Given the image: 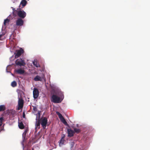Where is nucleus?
I'll list each match as a JSON object with an SVG mask.
<instances>
[{"label": "nucleus", "instance_id": "18", "mask_svg": "<svg viewBox=\"0 0 150 150\" xmlns=\"http://www.w3.org/2000/svg\"><path fill=\"white\" fill-rule=\"evenodd\" d=\"M33 64L36 67H40L39 64L38 63L37 61H34L33 62Z\"/></svg>", "mask_w": 150, "mask_h": 150}, {"label": "nucleus", "instance_id": "5", "mask_svg": "<svg viewBox=\"0 0 150 150\" xmlns=\"http://www.w3.org/2000/svg\"><path fill=\"white\" fill-rule=\"evenodd\" d=\"M18 15L20 18L23 19L26 17V14L23 10H20L18 11Z\"/></svg>", "mask_w": 150, "mask_h": 150}, {"label": "nucleus", "instance_id": "8", "mask_svg": "<svg viewBox=\"0 0 150 150\" xmlns=\"http://www.w3.org/2000/svg\"><path fill=\"white\" fill-rule=\"evenodd\" d=\"M41 124L44 129L45 128L46 125L47 123V120L46 117H44L41 120Z\"/></svg>", "mask_w": 150, "mask_h": 150}, {"label": "nucleus", "instance_id": "20", "mask_svg": "<svg viewBox=\"0 0 150 150\" xmlns=\"http://www.w3.org/2000/svg\"><path fill=\"white\" fill-rule=\"evenodd\" d=\"M11 85L12 87H14L16 86L17 83L16 81H14L11 83Z\"/></svg>", "mask_w": 150, "mask_h": 150}, {"label": "nucleus", "instance_id": "32", "mask_svg": "<svg viewBox=\"0 0 150 150\" xmlns=\"http://www.w3.org/2000/svg\"><path fill=\"white\" fill-rule=\"evenodd\" d=\"M2 34H0V38L2 37Z\"/></svg>", "mask_w": 150, "mask_h": 150}, {"label": "nucleus", "instance_id": "7", "mask_svg": "<svg viewBox=\"0 0 150 150\" xmlns=\"http://www.w3.org/2000/svg\"><path fill=\"white\" fill-rule=\"evenodd\" d=\"M24 24V21L22 18H18L16 21V25L17 26H21Z\"/></svg>", "mask_w": 150, "mask_h": 150}, {"label": "nucleus", "instance_id": "12", "mask_svg": "<svg viewBox=\"0 0 150 150\" xmlns=\"http://www.w3.org/2000/svg\"><path fill=\"white\" fill-rule=\"evenodd\" d=\"M27 133V130H25L24 132H23L22 136H23V141L22 142V144L23 146H24V142L25 141V136Z\"/></svg>", "mask_w": 150, "mask_h": 150}, {"label": "nucleus", "instance_id": "23", "mask_svg": "<svg viewBox=\"0 0 150 150\" xmlns=\"http://www.w3.org/2000/svg\"><path fill=\"white\" fill-rule=\"evenodd\" d=\"M10 21V20L9 19H8V18H6V19H5L4 21V25H6V24L7 23H8Z\"/></svg>", "mask_w": 150, "mask_h": 150}, {"label": "nucleus", "instance_id": "21", "mask_svg": "<svg viewBox=\"0 0 150 150\" xmlns=\"http://www.w3.org/2000/svg\"><path fill=\"white\" fill-rule=\"evenodd\" d=\"M74 129V132L77 133H78L81 132V130L79 129H78L75 128Z\"/></svg>", "mask_w": 150, "mask_h": 150}, {"label": "nucleus", "instance_id": "10", "mask_svg": "<svg viewBox=\"0 0 150 150\" xmlns=\"http://www.w3.org/2000/svg\"><path fill=\"white\" fill-rule=\"evenodd\" d=\"M67 132L68 137H72L74 136V132L73 130L70 129H67Z\"/></svg>", "mask_w": 150, "mask_h": 150}, {"label": "nucleus", "instance_id": "9", "mask_svg": "<svg viewBox=\"0 0 150 150\" xmlns=\"http://www.w3.org/2000/svg\"><path fill=\"white\" fill-rule=\"evenodd\" d=\"M7 113L10 115H12L14 117L16 115V112L13 110H8Z\"/></svg>", "mask_w": 150, "mask_h": 150}, {"label": "nucleus", "instance_id": "29", "mask_svg": "<svg viewBox=\"0 0 150 150\" xmlns=\"http://www.w3.org/2000/svg\"><path fill=\"white\" fill-rule=\"evenodd\" d=\"M23 116L24 118H25V115L24 112H23Z\"/></svg>", "mask_w": 150, "mask_h": 150}, {"label": "nucleus", "instance_id": "16", "mask_svg": "<svg viewBox=\"0 0 150 150\" xmlns=\"http://www.w3.org/2000/svg\"><path fill=\"white\" fill-rule=\"evenodd\" d=\"M18 126L19 128L21 129H23L24 128V125L22 122H18Z\"/></svg>", "mask_w": 150, "mask_h": 150}, {"label": "nucleus", "instance_id": "19", "mask_svg": "<svg viewBox=\"0 0 150 150\" xmlns=\"http://www.w3.org/2000/svg\"><path fill=\"white\" fill-rule=\"evenodd\" d=\"M61 121L65 125H68V124L64 118L60 119Z\"/></svg>", "mask_w": 150, "mask_h": 150}, {"label": "nucleus", "instance_id": "2", "mask_svg": "<svg viewBox=\"0 0 150 150\" xmlns=\"http://www.w3.org/2000/svg\"><path fill=\"white\" fill-rule=\"evenodd\" d=\"M16 64L20 66H25L26 64L23 59L20 58L17 59L15 62Z\"/></svg>", "mask_w": 150, "mask_h": 150}, {"label": "nucleus", "instance_id": "1", "mask_svg": "<svg viewBox=\"0 0 150 150\" xmlns=\"http://www.w3.org/2000/svg\"><path fill=\"white\" fill-rule=\"evenodd\" d=\"M62 100L60 97L55 95H53L51 98V101L54 103H61Z\"/></svg>", "mask_w": 150, "mask_h": 150}, {"label": "nucleus", "instance_id": "3", "mask_svg": "<svg viewBox=\"0 0 150 150\" xmlns=\"http://www.w3.org/2000/svg\"><path fill=\"white\" fill-rule=\"evenodd\" d=\"M23 104L24 100L21 97L18 98L17 110H19L21 109L23 107Z\"/></svg>", "mask_w": 150, "mask_h": 150}, {"label": "nucleus", "instance_id": "6", "mask_svg": "<svg viewBox=\"0 0 150 150\" xmlns=\"http://www.w3.org/2000/svg\"><path fill=\"white\" fill-rule=\"evenodd\" d=\"M33 97L34 99H37L38 97L39 93L38 89L36 88H34L33 91Z\"/></svg>", "mask_w": 150, "mask_h": 150}, {"label": "nucleus", "instance_id": "13", "mask_svg": "<svg viewBox=\"0 0 150 150\" xmlns=\"http://www.w3.org/2000/svg\"><path fill=\"white\" fill-rule=\"evenodd\" d=\"M36 120L37 121L35 124V127H38L39 128L40 125V117H39L38 119L37 118Z\"/></svg>", "mask_w": 150, "mask_h": 150}, {"label": "nucleus", "instance_id": "14", "mask_svg": "<svg viewBox=\"0 0 150 150\" xmlns=\"http://www.w3.org/2000/svg\"><path fill=\"white\" fill-rule=\"evenodd\" d=\"M16 72L18 74H23L24 73L25 71L23 69H20L16 70Z\"/></svg>", "mask_w": 150, "mask_h": 150}, {"label": "nucleus", "instance_id": "4", "mask_svg": "<svg viewBox=\"0 0 150 150\" xmlns=\"http://www.w3.org/2000/svg\"><path fill=\"white\" fill-rule=\"evenodd\" d=\"M24 52V50L22 48H21L20 50H17L16 51V53H15V58H18Z\"/></svg>", "mask_w": 150, "mask_h": 150}, {"label": "nucleus", "instance_id": "27", "mask_svg": "<svg viewBox=\"0 0 150 150\" xmlns=\"http://www.w3.org/2000/svg\"><path fill=\"white\" fill-rule=\"evenodd\" d=\"M33 110L35 111H37V108L36 107V106H33Z\"/></svg>", "mask_w": 150, "mask_h": 150}, {"label": "nucleus", "instance_id": "15", "mask_svg": "<svg viewBox=\"0 0 150 150\" xmlns=\"http://www.w3.org/2000/svg\"><path fill=\"white\" fill-rule=\"evenodd\" d=\"M42 78L38 75L36 76L34 78V80L36 81H42Z\"/></svg>", "mask_w": 150, "mask_h": 150}, {"label": "nucleus", "instance_id": "22", "mask_svg": "<svg viewBox=\"0 0 150 150\" xmlns=\"http://www.w3.org/2000/svg\"><path fill=\"white\" fill-rule=\"evenodd\" d=\"M56 113L58 115L60 120L64 118L62 114L58 112H56Z\"/></svg>", "mask_w": 150, "mask_h": 150}, {"label": "nucleus", "instance_id": "17", "mask_svg": "<svg viewBox=\"0 0 150 150\" xmlns=\"http://www.w3.org/2000/svg\"><path fill=\"white\" fill-rule=\"evenodd\" d=\"M6 107L4 105H0V111H3L5 110Z\"/></svg>", "mask_w": 150, "mask_h": 150}, {"label": "nucleus", "instance_id": "30", "mask_svg": "<svg viewBox=\"0 0 150 150\" xmlns=\"http://www.w3.org/2000/svg\"><path fill=\"white\" fill-rule=\"evenodd\" d=\"M65 137V136L64 135H63V136L62 137V140H63V139H64V137Z\"/></svg>", "mask_w": 150, "mask_h": 150}, {"label": "nucleus", "instance_id": "31", "mask_svg": "<svg viewBox=\"0 0 150 150\" xmlns=\"http://www.w3.org/2000/svg\"><path fill=\"white\" fill-rule=\"evenodd\" d=\"M12 8L13 10V11H15L16 12V10H15L14 8H13V7H11Z\"/></svg>", "mask_w": 150, "mask_h": 150}, {"label": "nucleus", "instance_id": "24", "mask_svg": "<svg viewBox=\"0 0 150 150\" xmlns=\"http://www.w3.org/2000/svg\"><path fill=\"white\" fill-rule=\"evenodd\" d=\"M18 11H17V10H16V12L15 11H13L12 13H13V16H16L17 14L18 15Z\"/></svg>", "mask_w": 150, "mask_h": 150}, {"label": "nucleus", "instance_id": "11", "mask_svg": "<svg viewBox=\"0 0 150 150\" xmlns=\"http://www.w3.org/2000/svg\"><path fill=\"white\" fill-rule=\"evenodd\" d=\"M27 3L26 0H22L20 3V7L21 6V8H23L26 5Z\"/></svg>", "mask_w": 150, "mask_h": 150}, {"label": "nucleus", "instance_id": "26", "mask_svg": "<svg viewBox=\"0 0 150 150\" xmlns=\"http://www.w3.org/2000/svg\"><path fill=\"white\" fill-rule=\"evenodd\" d=\"M70 144L71 148H72L74 146V143L73 142H70Z\"/></svg>", "mask_w": 150, "mask_h": 150}, {"label": "nucleus", "instance_id": "25", "mask_svg": "<svg viewBox=\"0 0 150 150\" xmlns=\"http://www.w3.org/2000/svg\"><path fill=\"white\" fill-rule=\"evenodd\" d=\"M3 119L2 117L0 118V127L2 125V121Z\"/></svg>", "mask_w": 150, "mask_h": 150}, {"label": "nucleus", "instance_id": "28", "mask_svg": "<svg viewBox=\"0 0 150 150\" xmlns=\"http://www.w3.org/2000/svg\"><path fill=\"white\" fill-rule=\"evenodd\" d=\"M60 141V143L62 144H64V139H63V140H62V139H61Z\"/></svg>", "mask_w": 150, "mask_h": 150}]
</instances>
